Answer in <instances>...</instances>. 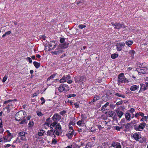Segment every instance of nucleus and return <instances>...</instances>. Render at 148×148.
Returning a JSON list of instances; mask_svg holds the SVG:
<instances>
[{
	"label": "nucleus",
	"mask_w": 148,
	"mask_h": 148,
	"mask_svg": "<svg viewBox=\"0 0 148 148\" xmlns=\"http://www.w3.org/2000/svg\"><path fill=\"white\" fill-rule=\"evenodd\" d=\"M11 101L10 100H7L5 101L3 103V111L4 112L5 114L9 113L11 109L12 108V105L10 102Z\"/></svg>",
	"instance_id": "nucleus-1"
},
{
	"label": "nucleus",
	"mask_w": 148,
	"mask_h": 148,
	"mask_svg": "<svg viewBox=\"0 0 148 148\" xmlns=\"http://www.w3.org/2000/svg\"><path fill=\"white\" fill-rule=\"evenodd\" d=\"M26 116V112L22 110H21L16 113L15 115V118L16 121H20L23 119Z\"/></svg>",
	"instance_id": "nucleus-2"
},
{
	"label": "nucleus",
	"mask_w": 148,
	"mask_h": 148,
	"mask_svg": "<svg viewBox=\"0 0 148 148\" xmlns=\"http://www.w3.org/2000/svg\"><path fill=\"white\" fill-rule=\"evenodd\" d=\"M49 118H48L46 121L45 122L44 127L46 129L45 127L46 125L49 127L51 126H52L53 127H56V125L57 124V121H54L53 123H52V121H51Z\"/></svg>",
	"instance_id": "nucleus-3"
},
{
	"label": "nucleus",
	"mask_w": 148,
	"mask_h": 148,
	"mask_svg": "<svg viewBox=\"0 0 148 148\" xmlns=\"http://www.w3.org/2000/svg\"><path fill=\"white\" fill-rule=\"evenodd\" d=\"M118 84L119 85L121 83H125L128 82V80L124 76V74L121 73L118 77Z\"/></svg>",
	"instance_id": "nucleus-4"
},
{
	"label": "nucleus",
	"mask_w": 148,
	"mask_h": 148,
	"mask_svg": "<svg viewBox=\"0 0 148 148\" xmlns=\"http://www.w3.org/2000/svg\"><path fill=\"white\" fill-rule=\"evenodd\" d=\"M146 123L144 122L142 123L139 124L138 125H135L134 126V128L136 131H142L145 128Z\"/></svg>",
	"instance_id": "nucleus-5"
},
{
	"label": "nucleus",
	"mask_w": 148,
	"mask_h": 148,
	"mask_svg": "<svg viewBox=\"0 0 148 148\" xmlns=\"http://www.w3.org/2000/svg\"><path fill=\"white\" fill-rule=\"evenodd\" d=\"M69 89L68 86L65 84H61L58 88V90L61 92H66L69 91Z\"/></svg>",
	"instance_id": "nucleus-6"
},
{
	"label": "nucleus",
	"mask_w": 148,
	"mask_h": 148,
	"mask_svg": "<svg viewBox=\"0 0 148 148\" xmlns=\"http://www.w3.org/2000/svg\"><path fill=\"white\" fill-rule=\"evenodd\" d=\"M6 132L8 134L6 136L3 137V140H4V141L3 143L10 142L13 137L12 135L10 132L9 131L7 130Z\"/></svg>",
	"instance_id": "nucleus-7"
},
{
	"label": "nucleus",
	"mask_w": 148,
	"mask_h": 148,
	"mask_svg": "<svg viewBox=\"0 0 148 148\" xmlns=\"http://www.w3.org/2000/svg\"><path fill=\"white\" fill-rule=\"evenodd\" d=\"M18 134V137L20 138V140L24 141H26L27 140L25 136V134H27V133L24 132H19Z\"/></svg>",
	"instance_id": "nucleus-8"
},
{
	"label": "nucleus",
	"mask_w": 148,
	"mask_h": 148,
	"mask_svg": "<svg viewBox=\"0 0 148 148\" xmlns=\"http://www.w3.org/2000/svg\"><path fill=\"white\" fill-rule=\"evenodd\" d=\"M85 79V78L83 76H77L75 78V82L81 84L84 82Z\"/></svg>",
	"instance_id": "nucleus-9"
},
{
	"label": "nucleus",
	"mask_w": 148,
	"mask_h": 148,
	"mask_svg": "<svg viewBox=\"0 0 148 148\" xmlns=\"http://www.w3.org/2000/svg\"><path fill=\"white\" fill-rule=\"evenodd\" d=\"M125 46V43L123 42H121L117 43L116 45V49L118 51H120L122 50V47Z\"/></svg>",
	"instance_id": "nucleus-10"
},
{
	"label": "nucleus",
	"mask_w": 148,
	"mask_h": 148,
	"mask_svg": "<svg viewBox=\"0 0 148 148\" xmlns=\"http://www.w3.org/2000/svg\"><path fill=\"white\" fill-rule=\"evenodd\" d=\"M63 52V49L61 47H60V46L59 45L58 48L56 49L55 51L53 52V54L57 55L62 53Z\"/></svg>",
	"instance_id": "nucleus-11"
},
{
	"label": "nucleus",
	"mask_w": 148,
	"mask_h": 148,
	"mask_svg": "<svg viewBox=\"0 0 148 148\" xmlns=\"http://www.w3.org/2000/svg\"><path fill=\"white\" fill-rule=\"evenodd\" d=\"M48 46L50 49V50H52L56 48V45L55 43L53 42H50L48 43Z\"/></svg>",
	"instance_id": "nucleus-12"
},
{
	"label": "nucleus",
	"mask_w": 148,
	"mask_h": 148,
	"mask_svg": "<svg viewBox=\"0 0 148 148\" xmlns=\"http://www.w3.org/2000/svg\"><path fill=\"white\" fill-rule=\"evenodd\" d=\"M111 146L116 148H121V146L120 143L116 142H113L111 144Z\"/></svg>",
	"instance_id": "nucleus-13"
},
{
	"label": "nucleus",
	"mask_w": 148,
	"mask_h": 148,
	"mask_svg": "<svg viewBox=\"0 0 148 148\" xmlns=\"http://www.w3.org/2000/svg\"><path fill=\"white\" fill-rule=\"evenodd\" d=\"M61 119V116L58 114H55L52 117L53 120V121H59Z\"/></svg>",
	"instance_id": "nucleus-14"
},
{
	"label": "nucleus",
	"mask_w": 148,
	"mask_h": 148,
	"mask_svg": "<svg viewBox=\"0 0 148 148\" xmlns=\"http://www.w3.org/2000/svg\"><path fill=\"white\" fill-rule=\"evenodd\" d=\"M116 26L114 27L115 29H119L121 27L125 28V26L123 23L122 24L119 23H116Z\"/></svg>",
	"instance_id": "nucleus-15"
},
{
	"label": "nucleus",
	"mask_w": 148,
	"mask_h": 148,
	"mask_svg": "<svg viewBox=\"0 0 148 148\" xmlns=\"http://www.w3.org/2000/svg\"><path fill=\"white\" fill-rule=\"evenodd\" d=\"M140 86V90L139 91V93L142 91H144L145 90H147V89L148 88L145 84H141Z\"/></svg>",
	"instance_id": "nucleus-16"
},
{
	"label": "nucleus",
	"mask_w": 148,
	"mask_h": 148,
	"mask_svg": "<svg viewBox=\"0 0 148 148\" xmlns=\"http://www.w3.org/2000/svg\"><path fill=\"white\" fill-rule=\"evenodd\" d=\"M133 136L135 139L136 141H138V139L141 137L140 135L136 133H134L133 134Z\"/></svg>",
	"instance_id": "nucleus-17"
},
{
	"label": "nucleus",
	"mask_w": 148,
	"mask_h": 148,
	"mask_svg": "<svg viewBox=\"0 0 148 148\" xmlns=\"http://www.w3.org/2000/svg\"><path fill=\"white\" fill-rule=\"evenodd\" d=\"M114 95L118 97H122L123 98H125V96L124 94H122L121 93H115Z\"/></svg>",
	"instance_id": "nucleus-18"
},
{
	"label": "nucleus",
	"mask_w": 148,
	"mask_h": 148,
	"mask_svg": "<svg viewBox=\"0 0 148 148\" xmlns=\"http://www.w3.org/2000/svg\"><path fill=\"white\" fill-rule=\"evenodd\" d=\"M139 88V86L137 85L132 86L130 87V89L131 91H135Z\"/></svg>",
	"instance_id": "nucleus-19"
},
{
	"label": "nucleus",
	"mask_w": 148,
	"mask_h": 148,
	"mask_svg": "<svg viewBox=\"0 0 148 148\" xmlns=\"http://www.w3.org/2000/svg\"><path fill=\"white\" fill-rule=\"evenodd\" d=\"M136 71L140 73L145 74L146 73V71L144 69L137 68L136 69Z\"/></svg>",
	"instance_id": "nucleus-20"
},
{
	"label": "nucleus",
	"mask_w": 148,
	"mask_h": 148,
	"mask_svg": "<svg viewBox=\"0 0 148 148\" xmlns=\"http://www.w3.org/2000/svg\"><path fill=\"white\" fill-rule=\"evenodd\" d=\"M68 43L65 42L63 44H61L59 45L60 47L62 48V49L66 48L67 47Z\"/></svg>",
	"instance_id": "nucleus-21"
},
{
	"label": "nucleus",
	"mask_w": 148,
	"mask_h": 148,
	"mask_svg": "<svg viewBox=\"0 0 148 148\" xmlns=\"http://www.w3.org/2000/svg\"><path fill=\"white\" fill-rule=\"evenodd\" d=\"M73 132L69 131L68 133L66 134V135L69 139H70L73 136Z\"/></svg>",
	"instance_id": "nucleus-22"
},
{
	"label": "nucleus",
	"mask_w": 148,
	"mask_h": 148,
	"mask_svg": "<svg viewBox=\"0 0 148 148\" xmlns=\"http://www.w3.org/2000/svg\"><path fill=\"white\" fill-rule=\"evenodd\" d=\"M116 113L117 114V115L118 116L119 119L121 118L122 116L123 115V112L120 111H116Z\"/></svg>",
	"instance_id": "nucleus-23"
},
{
	"label": "nucleus",
	"mask_w": 148,
	"mask_h": 148,
	"mask_svg": "<svg viewBox=\"0 0 148 148\" xmlns=\"http://www.w3.org/2000/svg\"><path fill=\"white\" fill-rule=\"evenodd\" d=\"M55 130H58L59 131H60L61 132L62 130L61 126L59 123H57L56 125Z\"/></svg>",
	"instance_id": "nucleus-24"
},
{
	"label": "nucleus",
	"mask_w": 148,
	"mask_h": 148,
	"mask_svg": "<svg viewBox=\"0 0 148 148\" xmlns=\"http://www.w3.org/2000/svg\"><path fill=\"white\" fill-rule=\"evenodd\" d=\"M125 117L126 119L128 121L131 120V115L128 113H126L125 114Z\"/></svg>",
	"instance_id": "nucleus-25"
},
{
	"label": "nucleus",
	"mask_w": 148,
	"mask_h": 148,
	"mask_svg": "<svg viewBox=\"0 0 148 148\" xmlns=\"http://www.w3.org/2000/svg\"><path fill=\"white\" fill-rule=\"evenodd\" d=\"M34 66L36 69L38 68L40 66V63H38L36 61H34L33 62Z\"/></svg>",
	"instance_id": "nucleus-26"
},
{
	"label": "nucleus",
	"mask_w": 148,
	"mask_h": 148,
	"mask_svg": "<svg viewBox=\"0 0 148 148\" xmlns=\"http://www.w3.org/2000/svg\"><path fill=\"white\" fill-rule=\"evenodd\" d=\"M45 131L42 130H40L38 132V135L39 136L44 135L45 134Z\"/></svg>",
	"instance_id": "nucleus-27"
},
{
	"label": "nucleus",
	"mask_w": 148,
	"mask_h": 148,
	"mask_svg": "<svg viewBox=\"0 0 148 148\" xmlns=\"http://www.w3.org/2000/svg\"><path fill=\"white\" fill-rule=\"evenodd\" d=\"M144 115V114L142 112H139L138 113H136L135 114V116L137 118L138 116H143Z\"/></svg>",
	"instance_id": "nucleus-28"
},
{
	"label": "nucleus",
	"mask_w": 148,
	"mask_h": 148,
	"mask_svg": "<svg viewBox=\"0 0 148 148\" xmlns=\"http://www.w3.org/2000/svg\"><path fill=\"white\" fill-rule=\"evenodd\" d=\"M109 102H107L104 105L102 106L101 110L104 111L106 109V107L109 105Z\"/></svg>",
	"instance_id": "nucleus-29"
},
{
	"label": "nucleus",
	"mask_w": 148,
	"mask_h": 148,
	"mask_svg": "<svg viewBox=\"0 0 148 148\" xmlns=\"http://www.w3.org/2000/svg\"><path fill=\"white\" fill-rule=\"evenodd\" d=\"M100 97L97 95H95L93 99V101L95 102H96V101L99 100L100 99Z\"/></svg>",
	"instance_id": "nucleus-30"
},
{
	"label": "nucleus",
	"mask_w": 148,
	"mask_h": 148,
	"mask_svg": "<svg viewBox=\"0 0 148 148\" xmlns=\"http://www.w3.org/2000/svg\"><path fill=\"white\" fill-rule=\"evenodd\" d=\"M133 43V41L131 40L126 41L125 42L126 44L129 47L130 46L132 45Z\"/></svg>",
	"instance_id": "nucleus-31"
},
{
	"label": "nucleus",
	"mask_w": 148,
	"mask_h": 148,
	"mask_svg": "<svg viewBox=\"0 0 148 148\" xmlns=\"http://www.w3.org/2000/svg\"><path fill=\"white\" fill-rule=\"evenodd\" d=\"M56 74L57 73L53 74V75H51L47 79V81H48L51 79H52L55 77Z\"/></svg>",
	"instance_id": "nucleus-32"
},
{
	"label": "nucleus",
	"mask_w": 148,
	"mask_h": 148,
	"mask_svg": "<svg viewBox=\"0 0 148 148\" xmlns=\"http://www.w3.org/2000/svg\"><path fill=\"white\" fill-rule=\"evenodd\" d=\"M54 133L52 131L48 130L47 132V135L52 136L53 135H54Z\"/></svg>",
	"instance_id": "nucleus-33"
},
{
	"label": "nucleus",
	"mask_w": 148,
	"mask_h": 148,
	"mask_svg": "<svg viewBox=\"0 0 148 148\" xmlns=\"http://www.w3.org/2000/svg\"><path fill=\"white\" fill-rule=\"evenodd\" d=\"M143 117L141 119L140 121H147V120L148 119V115L147 116H143Z\"/></svg>",
	"instance_id": "nucleus-34"
},
{
	"label": "nucleus",
	"mask_w": 148,
	"mask_h": 148,
	"mask_svg": "<svg viewBox=\"0 0 148 148\" xmlns=\"http://www.w3.org/2000/svg\"><path fill=\"white\" fill-rule=\"evenodd\" d=\"M118 56V54L114 53L111 55V57L113 59H115Z\"/></svg>",
	"instance_id": "nucleus-35"
},
{
	"label": "nucleus",
	"mask_w": 148,
	"mask_h": 148,
	"mask_svg": "<svg viewBox=\"0 0 148 148\" xmlns=\"http://www.w3.org/2000/svg\"><path fill=\"white\" fill-rule=\"evenodd\" d=\"M123 126H125V128L127 129H129L130 128V125L129 123H127L126 124H124L123 125Z\"/></svg>",
	"instance_id": "nucleus-36"
},
{
	"label": "nucleus",
	"mask_w": 148,
	"mask_h": 148,
	"mask_svg": "<svg viewBox=\"0 0 148 148\" xmlns=\"http://www.w3.org/2000/svg\"><path fill=\"white\" fill-rule=\"evenodd\" d=\"M135 53V52L134 50H131L130 51V55L132 57V58L134 57Z\"/></svg>",
	"instance_id": "nucleus-37"
},
{
	"label": "nucleus",
	"mask_w": 148,
	"mask_h": 148,
	"mask_svg": "<svg viewBox=\"0 0 148 148\" xmlns=\"http://www.w3.org/2000/svg\"><path fill=\"white\" fill-rule=\"evenodd\" d=\"M11 33V32L10 31H8L6 32L5 33L3 34L2 36V37L3 38L6 36L7 35H10Z\"/></svg>",
	"instance_id": "nucleus-38"
},
{
	"label": "nucleus",
	"mask_w": 148,
	"mask_h": 148,
	"mask_svg": "<svg viewBox=\"0 0 148 148\" xmlns=\"http://www.w3.org/2000/svg\"><path fill=\"white\" fill-rule=\"evenodd\" d=\"M102 103V101H100L98 102L97 104H96V106L98 108H100L101 106V104Z\"/></svg>",
	"instance_id": "nucleus-39"
},
{
	"label": "nucleus",
	"mask_w": 148,
	"mask_h": 148,
	"mask_svg": "<svg viewBox=\"0 0 148 148\" xmlns=\"http://www.w3.org/2000/svg\"><path fill=\"white\" fill-rule=\"evenodd\" d=\"M27 122V120L26 119H24L19 122V124H23L25 123H26Z\"/></svg>",
	"instance_id": "nucleus-40"
},
{
	"label": "nucleus",
	"mask_w": 148,
	"mask_h": 148,
	"mask_svg": "<svg viewBox=\"0 0 148 148\" xmlns=\"http://www.w3.org/2000/svg\"><path fill=\"white\" fill-rule=\"evenodd\" d=\"M114 127L115 128V129L116 130H117L118 131H119L121 129H123V127H119L118 126H116L115 127Z\"/></svg>",
	"instance_id": "nucleus-41"
},
{
	"label": "nucleus",
	"mask_w": 148,
	"mask_h": 148,
	"mask_svg": "<svg viewBox=\"0 0 148 148\" xmlns=\"http://www.w3.org/2000/svg\"><path fill=\"white\" fill-rule=\"evenodd\" d=\"M91 144L90 143H88L86 145V148H91Z\"/></svg>",
	"instance_id": "nucleus-42"
},
{
	"label": "nucleus",
	"mask_w": 148,
	"mask_h": 148,
	"mask_svg": "<svg viewBox=\"0 0 148 148\" xmlns=\"http://www.w3.org/2000/svg\"><path fill=\"white\" fill-rule=\"evenodd\" d=\"M45 50L46 51H50L51 50H50V49L49 47V46H48V45L47 43L46 45V46H45Z\"/></svg>",
	"instance_id": "nucleus-43"
},
{
	"label": "nucleus",
	"mask_w": 148,
	"mask_h": 148,
	"mask_svg": "<svg viewBox=\"0 0 148 148\" xmlns=\"http://www.w3.org/2000/svg\"><path fill=\"white\" fill-rule=\"evenodd\" d=\"M66 82L65 79V77L64 76L60 80V83L64 82Z\"/></svg>",
	"instance_id": "nucleus-44"
},
{
	"label": "nucleus",
	"mask_w": 148,
	"mask_h": 148,
	"mask_svg": "<svg viewBox=\"0 0 148 148\" xmlns=\"http://www.w3.org/2000/svg\"><path fill=\"white\" fill-rule=\"evenodd\" d=\"M34 125V122L33 121H30L29 123V127H32Z\"/></svg>",
	"instance_id": "nucleus-45"
},
{
	"label": "nucleus",
	"mask_w": 148,
	"mask_h": 148,
	"mask_svg": "<svg viewBox=\"0 0 148 148\" xmlns=\"http://www.w3.org/2000/svg\"><path fill=\"white\" fill-rule=\"evenodd\" d=\"M65 77V79L66 81H67L71 78V77L69 75H66Z\"/></svg>",
	"instance_id": "nucleus-46"
},
{
	"label": "nucleus",
	"mask_w": 148,
	"mask_h": 148,
	"mask_svg": "<svg viewBox=\"0 0 148 148\" xmlns=\"http://www.w3.org/2000/svg\"><path fill=\"white\" fill-rule=\"evenodd\" d=\"M40 100L42 101V102L41 103V104L42 105H43L45 102V100L44 99V98L43 97H41L40 99Z\"/></svg>",
	"instance_id": "nucleus-47"
},
{
	"label": "nucleus",
	"mask_w": 148,
	"mask_h": 148,
	"mask_svg": "<svg viewBox=\"0 0 148 148\" xmlns=\"http://www.w3.org/2000/svg\"><path fill=\"white\" fill-rule=\"evenodd\" d=\"M65 38H60V43H63L65 41Z\"/></svg>",
	"instance_id": "nucleus-48"
},
{
	"label": "nucleus",
	"mask_w": 148,
	"mask_h": 148,
	"mask_svg": "<svg viewBox=\"0 0 148 148\" xmlns=\"http://www.w3.org/2000/svg\"><path fill=\"white\" fill-rule=\"evenodd\" d=\"M86 26L84 25H80L78 26L79 27L80 29H83L84 28L86 27Z\"/></svg>",
	"instance_id": "nucleus-49"
},
{
	"label": "nucleus",
	"mask_w": 148,
	"mask_h": 148,
	"mask_svg": "<svg viewBox=\"0 0 148 148\" xmlns=\"http://www.w3.org/2000/svg\"><path fill=\"white\" fill-rule=\"evenodd\" d=\"M36 113L39 116H41L43 115V114H42L41 112L37 111Z\"/></svg>",
	"instance_id": "nucleus-50"
},
{
	"label": "nucleus",
	"mask_w": 148,
	"mask_h": 148,
	"mask_svg": "<svg viewBox=\"0 0 148 148\" xmlns=\"http://www.w3.org/2000/svg\"><path fill=\"white\" fill-rule=\"evenodd\" d=\"M8 78V77L6 76V75H5L4 77L3 78V79L2 80V82H4Z\"/></svg>",
	"instance_id": "nucleus-51"
},
{
	"label": "nucleus",
	"mask_w": 148,
	"mask_h": 148,
	"mask_svg": "<svg viewBox=\"0 0 148 148\" xmlns=\"http://www.w3.org/2000/svg\"><path fill=\"white\" fill-rule=\"evenodd\" d=\"M57 143V141L55 139L53 138L52 139V143L54 145L56 144Z\"/></svg>",
	"instance_id": "nucleus-52"
},
{
	"label": "nucleus",
	"mask_w": 148,
	"mask_h": 148,
	"mask_svg": "<svg viewBox=\"0 0 148 148\" xmlns=\"http://www.w3.org/2000/svg\"><path fill=\"white\" fill-rule=\"evenodd\" d=\"M26 59L29 61V63H32V60L30 58L28 57Z\"/></svg>",
	"instance_id": "nucleus-53"
},
{
	"label": "nucleus",
	"mask_w": 148,
	"mask_h": 148,
	"mask_svg": "<svg viewBox=\"0 0 148 148\" xmlns=\"http://www.w3.org/2000/svg\"><path fill=\"white\" fill-rule=\"evenodd\" d=\"M137 66L140 68H143L142 64L140 63L139 62L137 64Z\"/></svg>",
	"instance_id": "nucleus-54"
},
{
	"label": "nucleus",
	"mask_w": 148,
	"mask_h": 148,
	"mask_svg": "<svg viewBox=\"0 0 148 148\" xmlns=\"http://www.w3.org/2000/svg\"><path fill=\"white\" fill-rule=\"evenodd\" d=\"M66 111L65 110H63L61 112H60V114L61 115H63L65 113H66Z\"/></svg>",
	"instance_id": "nucleus-55"
},
{
	"label": "nucleus",
	"mask_w": 148,
	"mask_h": 148,
	"mask_svg": "<svg viewBox=\"0 0 148 148\" xmlns=\"http://www.w3.org/2000/svg\"><path fill=\"white\" fill-rule=\"evenodd\" d=\"M142 65L143 66V68H146V67L147 66V64L145 63H142Z\"/></svg>",
	"instance_id": "nucleus-56"
},
{
	"label": "nucleus",
	"mask_w": 148,
	"mask_h": 148,
	"mask_svg": "<svg viewBox=\"0 0 148 148\" xmlns=\"http://www.w3.org/2000/svg\"><path fill=\"white\" fill-rule=\"evenodd\" d=\"M122 103L123 101H121L117 102L116 103V105L118 106L120 105Z\"/></svg>",
	"instance_id": "nucleus-57"
},
{
	"label": "nucleus",
	"mask_w": 148,
	"mask_h": 148,
	"mask_svg": "<svg viewBox=\"0 0 148 148\" xmlns=\"http://www.w3.org/2000/svg\"><path fill=\"white\" fill-rule=\"evenodd\" d=\"M60 131H59L58 130H56L55 134L57 136H59L60 134Z\"/></svg>",
	"instance_id": "nucleus-58"
},
{
	"label": "nucleus",
	"mask_w": 148,
	"mask_h": 148,
	"mask_svg": "<svg viewBox=\"0 0 148 148\" xmlns=\"http://www.w3.org/2000/svg\"><path fill=\"white\" fill-rule=\"evenodd\" d=\"M74 97V94H69L67 95V97L68 98H70L71 97Z\"/></svg>",
	"instance_id": "nucleus-59"
},
{
	"label": "nucleus",
	"mask_w": 148,
	"mask_h": 148,
	"mask_svg": "<svg viewBox=\"0 0 148 148\" xmlns=\"http://www.w3.org/2000/svg\"><path fill=\"white\" fill-rule=\"evenodd\" d=\"M69 127L70 131L74 132L73 127L71 126H69Z\"/></svg>",
	"instance_id": "nucleus-60"
},
{
	"label": "nucleus",
	"mask_w": 148,
	"mask_h": 148,
	"mask_svg": "<svg viewBox=\"0 0 148 148\" xmlns=\"http://www.w3.org/2000/svg\"><path fill=\"white\" fill-rule=\"evenodd\" d=\"M129 111L130 112L133 113L135 111V110L133 108H131L130 110Z\"/></svg>",
	"instance_id": "nucleus-61"
},
{
	"label": "nucleus",
	"mask_w": 148,
	"mask_h": 148,
	"mask_svg": "<svg viewBox=\"0 0 148 148\" xmlns=\"http://www.w3.org/2000/svg\"><path fill=\"white\" fill-rule=\"evenodd\" d=\"M75 108H78L79 107V103H75Z\"/></svg>",
	"instance_id": "nucleus-62"
},
{
	"label": "nucleus",
	"mask_w": 148,
	"mask_h": 148,
	"mask_svg": "<svg viewBox=\"0 0 148 148\" xmlns=\"http://www.w3.org/2000/svg\"><path fill=\"white\" fill-rule=\"evenodd\" d=\"M98 127L99 128V130H101L103 127H102L101 125H97Z\"/></svg>",
	"instance_id": "nucleus-63"
},
{
	"label": "nucleus",
	"mask_w": 148,
	"mask_h": 148,
	"mask_svg": "<svg viewBox=\"0 0 148 148\" xmlns=\"http://www.w3.org/2000/svg\"><path fill=\"white\" fill-rule=\"evenodd\" d=\"M2 127H0V133H3L4 131V130Z\"/></svg>",
	"instance_id": "nucleus-64"
}]
</instances>
